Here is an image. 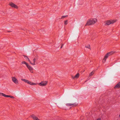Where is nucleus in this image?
I'll use <instances>...</instances> for the list:
<instances>
[{"instance_id":"21","label":"nucleus","mask_w":120,"mask_h":120,"mask_svg":"<svg viewBox=\"0 0 120 120\" xmlns=\"http://www.w3.org/2000/svg\"><path fill=\"white\" fill-rule=\"evenodd\" d=\"M119 116H120V114L119 115Z\"/></svg>"},{"instance_id":"17","label":"nucleus","mask_w":120,"mask_h":120,"mask_svg":"<svg viewBox=\"0 0 120 120\" xmlns=\"http://www.w3.org/2000/svg\"><path fill=\"white\" fill-rule=\"evenodd\" d=\"M64 24L65 25H67L68 24V20H66L65 21H64Z\"/></svg>"},{"instance_id":"12","label":"nucleus","mask_w":120,"mask_h":120,"mask_svg":"<svg viewBox=\"0 0 120 120\" xmlns=\"http://www.w3.org/2000/svg\"><path fill=\"white\" fill-rule=\"evenodd\" d=\"M120 87V82L118 83L115 87V88Z\"/></svg>"},{"instance_id":"14","label":"nucleus","mask_w":120,"mask_h":120,"mask_svg":"<svg viewBox=\"0 0 120 120\" xmlns=\"http://www.w3.org/2000/svg\"><path fill=\"white\" fill-rule=\"evenodd\" d=\"M94 74V72L92 71L91 73H90L89 75V76H92Z\"/></svg>"},{"instance_id":"1","label":"nucleus","mask_w":120,"mask_h":120,"mask_svg":"<svg viewBox=\"0 0 120 120\" xmlns=\"http://www.w3.org/2000/svg\"><path fill=\"white\" fill-rule=\"evenodd\" d=\"M21 80L31 85H35L37 84H38L40 86H46L48 82L47 81H42L40 83H36L31 82L28 80L25 79H21Z\"/></svg>"},{"instance_id":"5","label":"nucleus","mask_w":120,"mask_h":120,"mask_svg":"<svg viewBox=\"0 0 120 120\" xmlns=\"http://www.w3.org/2000/svg\"><path fill=\"white\" fill-rule=\"evenodd\" d=\"M28 59V61L29 62L30 64L32 65H35L36 64L35 63L36 60H37L38 58H34L32 60V61L31 62L30 60L28 58H27Z\"/></svg>"},{"instance_id":"15","label":"nucleus","mask_w":120,"mask_h":120,"mask_svg":"<svg viewBox=\"0 0 120 120\" xmlns=\"http://www.w3.org/2000/svg\"><path fill=\"white\" fill-rule=\"evenodd\" d=\"M13 8H18V7L15 4V5H14Z\"/></svg>"},{"instance_id":"16","label":"nucleus","mask_w":120,"mask_h":120,"mask_svg":"<svg viewBox=\"0 0 120 120\" xmlns=\"http://www.w3.org/2000/svg\"><path fill=\"white\" fill-rule=\"evenodd\" d=\"M86 47L87 48L89 49H90V46L89 45H88L86 46Z\"/></svg>"},{"instance_id":"19","label":"nucleus","mask_w":120,"mask_h":120,"mask_svg":"<svg viewBox=\"0 0 120 120\" xmlns=\"http://www.w3.org/2000/svg\"><path fill=\"white\" fill-rule=\"evenodd\" d=\"M25 58L26 59H27V60H28V59H27V58H28L27 57V56H25Z\"/></svg>"},{"instance_id":"8","label":"nucleus","mask_w":120,"mask_h":120,"mask_svg":"<svg viewBox=\"0 0 120 120\" xmlns=\"http://www.w3.org/2000/svg\"><path fill=\"white\" fill-rule=\"evenodd\" d=\"M0 96H4L6 98L10 97L11 98L13 99L15 98L13 96L6 95L4 94L3 93H0Z\"/></svg>"},{"instance_id":"9","label":"nucleus","mask_w":120,"mask_h":120,"mask_svg":"<svg viewBox=\"0 0 120 120\" xmlns=\"http://www.w3.org/2000/svg\"><path fill=\"white\" fill-rule=\"evenodd\" d=\"M79 74L78 73L75 76H72V79H77L79 78Z\"/></svg>"},{"instance_id":"18","label":"nucleus","mask_w":120,"mask_h":120,"mask_svg":"<svg viewBox=\"0 0 120 120\" xmlns=\"http://www.w3.org/2000/svg\"><path fill=\"white\" fill-rule=\"evenodd\" d=\"M67 15L66 16H62L61 18V19H63L65 18V17H67Z\"/></svg>"},{"instance_id":"6","label":"nucleus","mask_w":120,"mask_h":120,"mask_svg":"<svg viewBox=\"0 0 120 120\" xmlns=\"http://www.w3.org/2000/svg\"><path fill=\"white\" fill-rule=\"evenodd\" d=\"M116 20H108L106 21L105 23L107 25H109L114 23L116 22Z\"/></svg>"},{"instance_id":"2","label":"nucleus","mask_w":120,"mask_h":120,"mask_svg":"<svg viewBox=\"0 0 120 120\" xmlns=\"http://www.w3.org/2000/svg\"><path fill=\"white\" fill-rule=\"evenodd\" d=\"M97 19L96 18H91L88 20L85 26L90 25L94 24L97 21Z\"/></svg>"},{"instance_id":"13","label":"nucleus","mask_w":120,"mask_h":120,"mask_svg":"<svg viewBox=\"0 0 120 120\" xmlns=\"http://www.w3.org/2000/svg\"><path fill=\"white\" fill-rule=\"evenodd\" d=\"M9 5L11 6L12 8L13 7L14 5H15V4L12 3H11L9 4Z\"/></svg>"},{"instance_id":"3","label":"nucleus","mask_w":120,"mask_h":120,"mask_svg":"<svg viewBox=\"0 0 120 120\" xmlns=\"http://www.w3.org/2000/svg\"><path fill=\"white\" fill-rule=\"evenodd\" d=\"M22 64H24L26 65L28 69L29 70L31 73H33V68L30 66L27 63L24 61H22Z\"/></svg>"},{"instance_id":"10","label":"nucleus","mask_w":120,"mask_h":120,"mask_svg":"<svg viewBox=\"0 0 120 120\" xmlns=\"http://www.w3.org/2000/svg\"><path fill=\"white\" fill-rule=\"evenodd\" d=\"M31 116L34 120H40L36 116L34 115H32Z\"/></svg>"},{"instance_id":"4","label":"nucleus","mask_w":120,"mask_h":120,"mask_svg":"<svg viewBox=\"0 0 120 120\" xmlns=\"http://www.w3.org/2000/svg\"><path fill=\"white\" fill-rule=\"evenodd\" d=\"M115 52L112 51L110 52H109L107 53L104 56V58L102 60V62L104 63L105 62L106 59L108 58L109 56L113 54Z\"/></svg>"},{"instance_id":"11","label":"nucleus","mask_w":120,"mask_h":120,"mask_svg":"<svg viewBox=\"0 0 120 120\" xmlns=\"http://www.w3.org/2000/svg\"><path fill=\"white\" fill-rule=\"evenodd\" d=\"M67 106H74L75 105L74 103H67L66 104Z\"/></svg>"},{"instance_id":"7","label":"nucleus","mask_w":120,"mask_h":120,"mask_svg":"<svg viewBox=\"0 0 120 120\" xmlns=\"http://www.w3.org/2000/svg\"><path fill=\"white\" fill-rule=\"evenodd\" d=\"M12 80L13 82L16 84L17 85L19 83V81L18 79L15 77H12Z\"/></svg>"},{"instance_id":"20","label":"nucleus","mask_w":120,"mask_h":120,"mask_svg":"<svg viewBox=\"0 0 120 120\" xmlns=\"http://www.w3.org/2000/svg\"><path fill=\"white\" fill-rule=\"evenodd\" d=\"M97 120H101V119L100 118H98Z\"/></svg>"}]
</instances>
